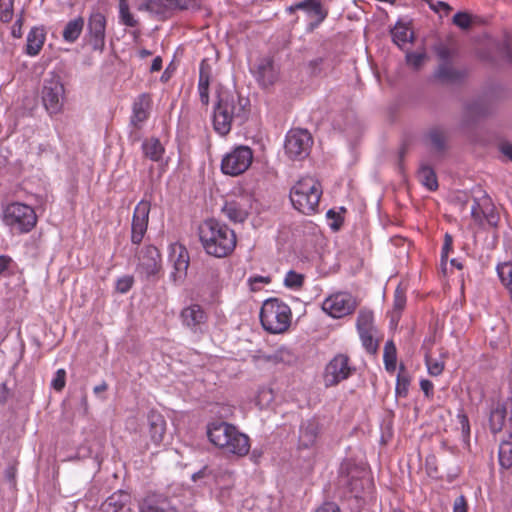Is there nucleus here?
I'll return each instance as SVG.
<instances>
[{"label": "nucleus", "instance_id": "1", "mask_svg": "<svg viewBox=\"0 0 512 512\" xmlns=\"http://www.w3.org/2000/svg\"><path fill=\"white\" fill-rule=\"evenodd\" d=\"M248 99L237 93L220 91L213 113V126L221 136L227 135L233 123L241 125L248 115Z\"/></svg>", "mask_w": 512, "mask_h": 512}, {"label": "nucleus", "instance_id": "2", "mask_svg": "<svg viewBox=\"0 0 512 512\" xmlns=\"http://www.w3.org/2000/svg\"><path fill=\"white\" fill-rule=\"evenodd\" d=\"M199 237L205 251L218 258L229 255L236 246L234 231L214 219L205 220L200 225Z\"/></svg>", "mask_w": 512, "mask_h": 512}, {"label": "nucleus", "instance_id": "3", "mask_svg": "<svg viewBox=\"0 0 512 512\" xmlns=\"http://www.w3.org/2000/svg\"><path fill=\"white\" fill-rule=\"evenodd\" d=\"M207 436L212 444L223 450L226 454L243 457L250 450L248 436L226 422H213L209 424Z\"/></svg>", "mask_w": 512, "mask_h": 512}, {"label": "nucleus", "instance_id": "4", "mask_svg": "<svg viewBox=\"0 0 512 512\" xmlns=\"http://www.w3.org/2000/svg\"><path fill=\"white\" fill-rule=\"evenodd\" d=\"M321 194L320 183L313 177H304L291 189L290 200L299 212L311 215L318 209Z\"/></svg>", "mask_w": 512, "mask_h": 512}, {"label": "nucleus", "instance_id": "5", "mask_svg": "<svg viewBox=\"0 0 512 512\" xmlns=\"http://www.w3.org/2000/svg\"><path fill=\"white\" fill-rule=\"evenodd\" d=\"M260 321L266 331L272 334L283 333L290 326L291 310L287 304L276 298L268 299L261 307Z\"/></svg>", "mask_w": 512, "mask_h": 512}, {"label": "nucleus", "instance_id": "6", "mask_svg": "<svg viewBox=\"0 0 512 512\" xmlns=\"http://www.w3.org/2000/svg\"><path fill=\"white\" fill-rule=\"evenodd\" d=\"M40 95L49 115L61 113L65 102V87L61 76L55 72H49L43 79Z\"/></svg>", "mask_w": 512, "mask_h": 512}, {"label": "nucleus", "instance_id": "7", "mask_svg": "<svg viewBox=\"0 0 512 512\" xmlns=\"http://www.w3.org/2000/svg\"><path fill=\"white\" fill-rule=\"evenodd\" d=\"M3 221L5 225L17 233L30 232L37 223V216L32 207L13 202L4 209Z\"/></svg>", "mask_w": 512, "mask_h": 512}, {"label": "nucleus", "instance_id": "8", "mask_svg": "<svg viewBox=\"0 0 512 512\" xmlns=\"http://www.w3.org/2000/svg\"><path fill=\"white\" fill-rule=\"evenodd\" d=\"M356 371L355 366L347 354H336L326 365L324 370V384L326 387H333L340 382L347 380Z\"/></svg>", "mask_w": 512, "mask_h": 512}, {"label": "nucleus", "instance_id": "9", "mask_svg": "<svg viewBox=\"0 0 512 512\" xmlns=\"http://www.w3.org/2000/svg\"><path fill=\"white\" fill-rule=\"evenodd\" d=\"M312 144V136L307 130L292 129L286 136L285 153L292 160H302L309 155Z\"/></svg>", "mask_w": 512, "mask_h": 512}, {"label": "nucleus", "instance_id": "10", "mask_svg": "<svg viewBox=\"0 0 512 512\" xmlns=\"http://www.w3.org/2000/svg\"><path fill=\"white\" fill-rule=\"evenodd\" d=\"M252 160V150L248 146H238L222 159V172L227 175L238 176L250 167Z\"/></svg>", "mask_w": 512, "mask_h": 512}, {"label": "nucleus", "instance_id": "11", "mask_svg": "<svg viewBox=\"0 0 512 512\" xmlns=\"http://www.w3.org/2000/svg\"><path fill=\"white\" fill-rule=\"evenodd\" d=\"M357 307L355 298L345 292H338L327 297L322 303V309L333 318H342L351 314Z\"/></svg>", "mask_w": 512, "mask_h": 512}, {"label": "nucleus", "instance_id": "12", "mask_svg": "<svg viewBox=\"0 0 512 512\" xmlns=\"http://www.w3.org/2000/svg\"><path fill=\"white\" fill-rule=\"evenodd\" d=\"M106 17L100 11H93L87 22V39L94 51L102 53L105 48Z\"/></svg>", "mask_w": 512, "mask_h": 512}, {"label": "nucleus", "instance_id": "13", "mask_svg": "<svg viewBox=\"0 0 512 512\" xmlns=\"http://www.w3.org/2000/svg\"><path fill=\"white\" fill-rule=\"evenodd\" d=\"M253 197L249 194L236 196L227 200L222 207L223 214L232 222H244L252 208Z\"/></svg>", "mask_w": 512, "mask_h": 512}, {"label": "nucleus", "instance_id": "14", "mask_svg": "<svg viewBox=\"0 0 512 512\" xmlns=\"http://www.w3.org/2000/svg\"><path fill=\"white\" fill-rule=\"evenodd\" d=\"M182 325L193 333H203L208 321V313L199 304L193 303L180 312Z\"/></svg>", "mask_w": 512, "mask_h": 512}, {"label": "nucleus", "instance_id": "15", "mask_svg": "<svg viewBox=\"0 0 512 512\" xmlns=\"http://www.w3.org/2000/svg\"><path fill=\"white\" fill-rule=\"evenodd\" d=\"M489 425L494 434L508 428L509 436H512V398H507L491 411Z\"/></svg>", "mask_w": 512, "mask_h": 512}, {"label": "nucleus", "instance_id": "16", "mask_svg": "<svg viewBox=\"0 0 512 512\" xmlns=\"http://www.w3.org/2000/svg\"><path fill=\"white\" fill-rule=\"evenodd\" d=\"M170 261L173 265V270L170 273V278L175 284L182 283L187 275L189 267V254L187 249L180 244H173L170 247Z\"/></svg>", "mask_w": 512, "mask_h": 512}, {"label": "nucleus", "instance_id": "17", "mask_svg": "<svg viewBox=\"0 0 512 512\" xmlns=\"http://www.w3.org/2000/svg\"><path fill=\"white\" fill-rule=\"evenodd\" d=\"M150 208V203L142 200L134 209L131 227V241L134 244H139L147 231Z\"/></svg>", "mask_w": 512, "mask_h": 512}, {"label": "nucleus", "instance_id": "18", "mask_svg": "<svg viewBox=\"0 0 512 512\" xmlns=\"http://www.w3.org/2000/svg\"><path fill=\"white\" fill-rule=\"evenodd\" d=\"M139 272L150 278L158 274L161 269L160 253L155 246H145L139 254Z\"/></svg>", "mask_w": 512, "mask_h": 512}, {"label": "nucleus", "instance_id": "19", "mask_svg": "<svg viewBox=\"0 0 512 512\" xmlns=\"http://www.w3.org/2000/svg\"><path fill=\"white\" fill-rule=\"evenodd\" d=\"M321 433L320 421L313 417L302 421L299 428L298 445L300 448L308 449L315 446Z\"/></svg>", "mask_w": 512, "mask_h": 512}, {"label": "nucleus", "instance_id": "20", "mask_svg": "<svg viewBox=\"0 0 512 512\" xmlns=\"http://www.w3.org/2000/svg\"><path fill=\"white\" fill-rule=\"evenodd\" d=\"M140 512H178L175 505L163 494L150 493L140 503Z\"/></svg>", "mask_w": 512, "mask_h": 512}, {"label": "nucleus", "instance_id": "21", "mask_svg": "<svg viewBox=\"0 0 512 512\" xmlns=\"http://www.w3.org/2000/svg\"><path fill=\"white\" fill-rule=\"evenodd\" d=\"M278 75V69L271 58L265 57L258 61L255 76L262 87L274 85L278 80Z\"/></svg>", "mask_w": 512, "mask_h": 512}, {"label": "nucleus", "instance_id": "22", "mask_svg": "<svg viewBox=\"0 0 512 512\" xmlns=\"http://www.w3.org/2000/svg\"><path fill=\"white\" fill-rule=\"evenodd\" d=\"M471 216L479 224H482L485 219L491 227H496L499 220V216L495 212L494 206L487 197L483 199L482 203L474 201V204L471 207Z\"/></svg>", "mask_w": 512, "mask_h": 512}, {"label": "nucleus", "instance_id": "23", "mask_svg": "<svg viewBox=\"0 0 512 512\" xmlns=\"http://www.w3.org/2000/svg\"><path fill=\"white\" fill-rule=\"evenodd\" d=\"M148 430L151 441L155 445H159L164 438L166 432V421L162 414L151 410L148 413Z\"/></svg>", "mask_w": 512, "mask_h": 512}, {"label": "nucleus", "instance_id": "24", "mask_svg": "<svg viewBox=\"0 0 512 512\" xmlns=\"http://www.w3.org/2000/svg\"><path fill=\"white\" fill-rule=\"evenodd\" d=\"M211 78V67L208 62L203 59L200 63L198 93L200 101L204 106L209 104V85Z\"/></svg>", "mask_w": 512, "mask_h": 512}, {"label": "nucleus", "instance_id": "25", "mask_svg": "<svg viewBox=\"0 0 512 512\" xmlns=\"http://www.w3.org/2000/svg\"><path fill=\"white\" fill-rule=\"evenodd\" d=\"M296 8L304 11L308 16L316 18L318 23L324 21L328 15L321 0H302L296 3Z\"/></svg>", "mask_w": 512, "mask_h": 512}, {"label": "nucleus", "instance_id": "26", "mask_svg": "<svg viewBox=\"0 0 512 512\" xmlns=\"http://www.w3.org/2000/svg\"><path fill=\"white\" fill-rule=\"evenodd\" d=\"M149 99L148 96L142 94L133 104V113L131 116V124L139 129L141 124L148 118Z\"/></svg>", "mask_w": 512, "mask_h": 512}, {"label": "nucleus", "instance_id": "27", "mask_svg": "<svg viewBox=\"0 0 512 512\" xmlns=\"http://www.w3.org/2000/svg\"><path fill=\"white\" fill-rule=\"evenodd\" d=\"M45 37L43 28H32L27 35L26 53L30 56L37 55L43 47Z\"/></svg>", "mask_w": 512, "mask_h": 512}, {"label": "nucleus", "instance_id": "28", "mask_svg": "<svg viewBox=\"0 0 512 512\" xmlns=\"http://www.w3.org/2000/svg\"><path fill=\"white\" fill-rule=\"evenodd\" d=\"M493 112V107L483 100L471 102L465 106V117L467 120H477L486 117Z\"/></svg>", "mask_w": 512, "mask_h": 512}, {"label": "nucleus", "instance_id": "29", "mask_svg": "<svg viewBox=\"0 0 512 512\" xmlns=\"http://www.w3.org/2000/svg\"><path fill=\"white\" fill-rule=\"evenodd\" d=\"M128 498V494L123 491L115 492L101 504L99 512H121Z\"/></svg>", "mask_w": 512, "mask_h": 512}, {"label": "nucleus", "instance_id": "30", "mask_svg": "<svg viewBox=\"0 0 512 512\" xmlns=\"http://www.w3.org/2000/svg\"><path fill=\"white\" fill-rule=\"evenodd\" d=\"M391 35L393 42L399 47H402L408 42H412L414 39V34L411 31L409 23H405L402 21H398L395 24V26L391 30Z\"/></svg>", "mask_w": 512, "mask_h": 512}, {"label": "nucleus", "instance_id": "31", "mask_svg": "<svg viewBox=\"0 0 512 512\" xmlns=\"http://www.w3.org/2000/svg\"><path fill=\"white\" fill-rule=\"evenodd\" d=\"M257 360L264 363L280 364L291 363L294 359L291 351L285 347H280L272 353H263L255 357Z\"/></svg>", "mask_w": 512, "mask_h": 512}, {"label": "nucleus", "instance_id": "32", "mask_svg": "<svg viewBox=\"0 0 512 512\" xmlns=\"http://www.w3.org/2000/svg\"><path fill=\"white\" fill-rule=\"evenodd\" d=\"M83 28L84 19L82 17L70 20L63 29V40L68 43H74L81 35Z\"/></svg>", "mask_w": 512, "mask_h": 512}, {"label": "nucleus", "instance_id": "33", "mask_svg": "<svg viewBox=\"0 0 512 512\" xmlns=\"http://www.w3.org/2000/svg\"><path fill=\"white\" fill-rule=\"evenodd\" d=\"M417 177L419 182L429 191H435L438 188V180L432 167L422 163L419 167Z\"/></svg>", "mask_w": 512, "mask_h": 512}, {"label": "nucleus", "instance_id": "34", "mask_svg": "<svg viewBox=\"0 0 512 512\" xmlns=\"http://www.w3.org/2000/svg\"><path fill=\"white\" fill-rule=\"evenodd\" d=\"M142 148L145 156L153 161L160 160L164 152V148L162 147L160 141L154 138L146 140L143 143Z\"/></svg>", "mask_w": 512, "mask_h": 512}, {"label": "nucleus", "instance_id": "35", "mask_svg": "<svg viewBox=\"0 0 512 512\" xmlns=\"http://www.w3.org/2000/svg\"><path fill=\"white\" fill-rule=\"evenodd\" d=\"M496 270L501 283L507 289L512 300V262L498 264Z\"/></svg>", "mask_w": 512, "mask_h": 512}, {"label": "nucleus", "instance_id": "36", "mask_svg": "<svg viewBox=\"0 0 512 512\" xmlns=\"http://www.w3.org/2000/svg\"><path fill=\"white\" fill-rule=\"evenodd\" d=\"M499 464L504 469L512 467V435L499 446Z\"/></svg>", "mask_w": 512, "mask_h": 512}, {"label": "nucleus", "instance_id": "37", "mask_svg": "<svg viewBox=\"0 0 512 512\" xmlns=\"http://www.w3.org/2000/svg\"><path fill=\"white\" fill-rule=\"evenodd\" d=\"M435 76L442 82H455L462 77V74L448 63H443L438 67Z\"/></svg>", "mask_w": 512, "mask_h": 512}, {"label": "nucleus", "instance_id": "38", "mask_svg": "<svg viewBox=\"0 0 512 512\" xmlns=\"http://www.w3.org/2000/svg\"><path fill=\"white\" fill-rule=\"evenodd\" d=\"M358 333L365 350L370 354H375L378 350V341L376 339L377 330L373 329Z\"/></svg>", "mask_w": 512, "mask_h": 512}, {"label": "nucleus", "instance_id": "39", "mask_svg": "<svg viewBox=\"0 0 512 512\" xmlns=\"http://www.w3.org/2000/svg\"><path fill=\"white\" fill-rule=\"evenodd\" d=\"M356 327L358 332L376 329L374 326V316L370 310H360L357 317Z\"/></svg>", "mask_w": 512, "mask_h": 512}, {"label": "nucleus", "instance_id": "40", "mask_svg": "<svg viewBox=\"0 0 512 512\" xmlns=\"http://www.w3.org/2000/svg\"><path fill=\"white\" fill-rule=\"evenodd\" d=\"M384 364L385 368L389 372H393L396 369V347L392 341H387L384 347Z\"/></svg>", "mask_w": 512, "mask_h": 512}, {"label": "nucleus", "instance_id": "41", "mask_svg": "<svg viewBox=\"0 0 512 512\" xmlns=\"http://www.w3.org/2000/svg\"><path fill=\"white\" fill-rule=\"evenodd\" d=\"M428 138L433 149H435L437 152H442L445 150L447 138L446 133L443 130L439 128L432 129L428 134Z\"/></svg>", "mask_w": 512, "mask_h": 512}, {"label": "nucleus", "instance_id": "42", "mask_svg": "<svg viewBox=\"0 0 512 512\" xmlns=\"http://www.w3.org/2000/svg\"><path fill=\"white\" fill-rule=\"evenodd\" d=\"M274 401V392L269 387H262L258 390L256 404L261 408H267Z\"/></svg>", "mask_w": 512, "mask_h": 512}, {"label": "nucleus", "instance_id": "43", "mask_svg": "<svg viewBox=\"0 0 512 512\" xmlns=\"http://www.w3.org/2000/svg\"><path fill=\"white\" fill-rule=\"evenodd\" d=\"M410 385V378L409 376L404 372L403 367L400 368V372L397 376V383H396V395L398 397H406L408 394Z\"/></svg>", "mask_w": 512, "mask_h": 512}, {"label": "nucleus", "instance_id": "44", "mask_svg": "<svg viewBox=\"0 0 512 512\" xmlns=\"http://www.w3.org/2000/svg\"><path fill=\"white\" fill-rule=\"evenodd\" d=\"M119 13L121 22L128 27H135L137 21L134 19L133 15L129 11V6L126 0H120L119 3Z\"/></svg>", "mask_w": 512, "mask_h": 512}, {"label": "nucleus", "instance_id": "45", "mask_svg": "<svg viewBox=\"0 0 512 512\" xmlns=\"http://www.w3.org/2000/svg\"><path fill=\"white\" fill-rule=\"evenodd\" d=\"M304 282V276L302 274H299L293 270H290L284 279V284L288 288L292 289H298L302 287Z\"/></svg>", "mask_w": 512, "mask_h": 512}, {"label": "nucleus", "instance_id": "46", "mask_svg": "<svg viewBox=\"0 0 512 512\" xmlns=\"http://www.w3.org/2000/svg\"><path fill=\"white\" fill-rule=\"evenodd\" d=\"M452 22L460 29H469L473 23L472 16L467 12H458L453 16Z\"/></svg>", "mask_w": 512, "mask_h": 512}, {"label": "nucleus", "instance_id": "47", "mask_svg": "<svg viewBox=\"0 0 512 512\" xmlns=\"http://www.w3.org/2000/svg\"><path fill=\"white\" fill-rule=\"evenodd\" d=\"M406 305L405 292L401 287H397L394 293L393 308L395 312L400 313Z\"/></svg>", "mask_w": 512, "mask_h": 512}, {"label": "nucleus", "instance_id": "48", "mask_svg": "<svg viewBox=\"0 0 512 512\" xmlns=\"http://www.w3.org/2000/svg\"><path fill=\"white\" fill-rule=\"evenodd\" d=\"M134 278L130 275H125L119 278L116 282V290L119 293H127L133 286Z\"/></svg>", "mask_w": 512, "mask_h": 512}, {"label": "nucleus", "instance_id": "49", "mask_svg": "<svg viewBox=\"0 0 512 512\" xmlns=\"http://www.w3.org/2000/svg\"><path fill=\"white\" fill-rule=\"evenodd\" d=\"M426 59L425 53H407L406 61L409 65H411L414 69H419Z\"/></svg>", "mask_w": 512, "mask_h": 512}, {"label": "nucleus", "instance_id": "50", "mask_svg": "<svg viewBox=\"0 0 512 512\" xmlns=\"http://www.w3.org/2000/svg\"><path fill=\"white\" fill-rule=\"evenodd\" d=\"M141 8L155 14H161L165 9L160 0H147L141 5Z\"/></svg>", "mask_w": 512, "mask_h": 512}, {"label": "nucleus", "instance_id": "51", "mask_svg": "<svg viewBox=\"0 0 512 512\" xmlns=\"http://www.w3.org/2000/svg\"><path fill=\"white\" fill-rule=\"evenodd\" d=\"M426 364H427L428 372L432 376L440 375L444 369L443 362L432 359V358H427Z\"/></svg>", "mask_w": 512, "mask_h": 512}, {"label": "nucleus", "instance_id": "52", "mask_svg": "<svg viewBox=\"0 0 512 512\" xmlns=\"http://www.w3.org/2000/svg\"><path fill=\"white\" fill-rule=\"evenodd\" d=\"M65 377H66V372L64 369H59L57 370V372L55 373V376L52 380V387L56 390V391H61L64 387H65Z\"/></svg>", "mask_w": 512, "mask_h": 512}, {"label": "nucleus", "instance_id": "53", "mask_svg": "<svg viewBox=\"0 0 512 512\" xmlns=\"http://www.w3.org/2000/svg\"><path fill=\"white\" fill-rule=\"evenodd\" d=\"M434 50L439 59L444 61V63H447L452 54L451 49L443 43H438L435 45Z\"/></svg>", "mask_w": 512, "mask_h": 512}, {"label": "nucleus", "instance_id": "54", "mask_svg": "<svg viewBox=\"0 0 512 512\" xmlns=\"http://www.w3.org/2000/svg\"><path fill=\"white\" fill-rule=\"evenodd\" d=\"M207 477H214L215 479L218 478V474L215 473V471H213L212 469H210L208 466H204L201 470H199L198 472L194 473L192 475V480L194 482L200 480V479H204V478H207Z\"/></svg>", "mask_w": 512, "mask_h": 512}, {"label": "nucleus", "instance_id": "55", "mask_svg": "<svg viewBox=\"0 0 512 512\" xmlns=\"http://www.w3.org/2000/svg\"><path fill=\"white\" fill-rule=\"evenodd\" d=\"M453 238L450 234H445L444 244L441 253L442 264L446 262L449 252L452 250Z\"/></svg>", "mask_w": 512, "mask_h": 512}, {"label": "nucleus", "instance_id": "56", "mask_svg": "<svg viewBox=\"0 0 512 512\" xmlns=\"http://www.w3.org/2000/svg\"><path fill=\"white\" fill-rule=\"evenodd\" d=\"M174 8H179L182 10H195L199 8V5L196 2V0H177V3H175Z\"/></svg>", "mask_w": 512, "mask_h": 512}, {"label": "nucleus", "instance_id": "57", "mask_svg": "<svg viewBox=\"0 0 512 512\" xmlns=\"http://www.w3.org/2000/svg\"><path fill=\"white\" fill-rule=\"evenodd\" d=\"M270 281H271L270 277L254 276L249 279V284L251 286V289L253 291H256L259 289L258 284H268V283H270Z\"/></svg>", "mask_w": 512, "mask_h": 512}, {"label": "nucleus", "instance_id": "58", "mask_svg": "<svg viewBox=\"0 0 512 512\" xmlns=\"http://www.w3.org/2000/svg\"><path fill=\"white\" fill-rule=\"evenodd\" d=\"M453 512H467V503L463 495L456 498L453 505Z\"/></svg>", "mask_w": 512, "mask_h": 512}, {"label": "nucleus", "instance_id": "59", "mask_svg": "<svg viewBox=\"0 0 512 512\" xmlns=\"http://www.w3.org/2000/svg\"><path fill=\"white\" fill-rule=\"evenodd\" d=\"M315 512H341L334 502L323 503Z\"/></svg>", "mask_w": 512, "mask_h": 512}, {"label": "nucleus", "instance_id": "60", "mask_svg": "<svg viewBox=\"0 0 512 512\" xmlns=\"http://www.w3.org/2000/svg\"><path fill=\"white\" fill-rule=\"evenodd\" d=\"M12 258L7 255H0V275H3L10 267Z\"/></svg>", "mask_w": 512, "mask_h": 512}, {"label": "nucleus", "instance_id": "61", "mask_svg": "<svg viewBox=\"0 0 512 512\" xmlns=\"http://www.w3.org/2000/svg\"><path fill=\"white\" fill-rule=\"evenodd\" d=\"M421 390L427 397H430L433 394V383L430 380L423 379L420 381Z\"/></svg>", "mask_w": 512, "mask_h": 512}, {"label": "nucleus", "instance_id": "62", "mask_svg": "<svg viewBox=\"0 0 512 512\" xmlns=\"http://www.w3.org/2000/svg\"><path fill=\"white\" fill-rule=\"evenodd\" d=\"M499 148L501 153L512 161V144L509 142H504L500 145Z\"/></svg>", "mask_w": 512, "mask_h": 512}, {"label": "nucleus", "instance_id": "63", "mask_svg": "<svg viewBox=\"0 0 512 512\" xmlns=\"http://www.w3.org/2000/svg\"><path fill=\"white\" fill-rule=\"evenodd\" d=\"M12 16H13V11L11 8H5L4 10L1 11L0 13V19L1 21L7 23L9 21H11L12 19Z\"/></svg>", "mask_w": 512, "mask_h": 512}, {"label": "nucleus", "instance_id": "64", "mask_svg": "<svg viewBox=\"0 0 512 512\" xmlns=\"http://www.w3.org/2000/svg\"><path fill=\"white\" fill-rule=\"evenodd\" d=\"M162 68V58L160 56H157L154 58L152 65H151V72H158Z\"/></svg>", "mask_w": 512, "mask_h": 512}]
</instances>
